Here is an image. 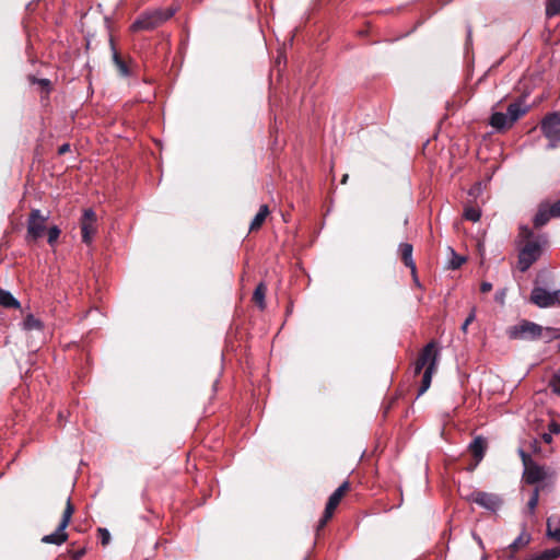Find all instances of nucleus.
I'll use <instances>...</instances> for the list:
<instances>
[{"label": "nucleus", "mask_w": 560, "mask_h": 560, "mask_svg": "<svg viewBox=\"0 0 560 560\" xmlns=\"http://www.w3.org/2000/svg\"><path fill=\"white\" fill-rule=\"evenodd\" d=\"M175 13V10L172 8L168 9H158L153 11H148L141 14L131 25V30L137 31H149L158 27L160 24L172 18Z\"/></svg>", "instance_id": "nucleus-1"}, {"label": "nucleus", "mask_w": 560, "mask_h": 560, "mask_svg": "<svg viewBox=\"0 0 560 560\" xmlns=\"http://www.w3.org/2000/svg\"><path fill=\"white\" fill-rule=\"evenodd\" d=\"M518 454L522 458V463L524 466V482H526L527 485H537L552 477V472H550L545 466H540L537 463H535L529 457V455L525 453L523 450H520Z\"/></svg>", "instance_id": "nucleus-2"}, {"label": "nucleus", "mask_w": 560, "mask_h": 560, "mask_svg": "<svg viewBox=\"0 0 560 560\" xmlns=\"http://www.w3.org/2000/svg\"><path fill=\"white\" fill-rule=\"evenodd\" d=\"M542 332V326L527 319H523L506 329V335L512 340L534 341L540 339Z\"/></svg>", "instance_id": "nucleus-3"}, {"label": "nucleus", "mask_w": 560, "mask_h": 560, "mask_svg": "<svg viewBox=\"0 0 560 560\" xmlns=\"http://www.w3.org/2000/svg\"><path fill=\"white\" fill-rule=\"evenodd\" d=\"M73 512H74V508H73V505L71 503V499L68 498L65 511L62 513L61 521H60L57 529L52 534L45 535L42 538V542H44V544H54V545L60 546L61 544L67 541L68 534L66 532V528L68 527V525H69V523L71 521Z\"/></svg>", "instance_id": "nucleus-4"}, {"label": "nucleus", "mask_w": 560, "mask_h": 560, "mask_svg": "<svg viewBox=\"0 0 560 560\" xmlns=\"http://www.w3.org/2000/svg\"><path fill=\"white\" fill-rule=\"evenodd\" d=\"M48 217L44 215L39 209H33L27 220L26 241L35 242L43 237L46 231Z\"/></svg>", "instance_id": "nucleus-5"}, {"label": "nucleus", "mask_w": 560, "mask_h": 560, "mask_svg": "<svg viewBox=\"0 0 560 560\" xmlns=\"http://www.w3.org/2000/svg\"><path fill=\"white\" fill-rule=\"evenodd\" d=\"M541 130L550 141L548 148L553 149L560 142V112L547 115L541 121Z\"/></svg>", "instance_id": "nucleus-6"}, {"label": "nucleus", "mask_w": 560, "mask_h": 560, "mask_svg": "<svg viewBox=\"0 0 560 560\" xmlns=\"http://www.w3.org/2000/svg\"><path fill=\"white\" fill-rule=\"evenodd\" d=\"M439 361V351L434 341L429 342L419 354L415 363V374H420L423 369H436Z\"/></svg>", "instance_id": "nucleus-7"}, {"label": "nucleus", "mask_w": 560, "mask_h": 560, "mask_svg": "<svg viewBox=\"0 0 560 560\" xmlns=\"http://www.w3.org/2000/svg\"><path fill=\"white\" fill-rule=\"evenodd\" d=\"M541 255V245L536 241H528L520 250L518 268L526 271Z\"/></svg>", "instance_id": "nucleus-8"}, {"label": "nucleus", "mask_w": 560, "mask_h": 560, "mask_svg": "<svg viewBox=\"0 0 560 560\" xmlns=\"http://www.w3.org/2000/svg\"><path fill=\"white\" fill-rule=\"evenodd\" d=\"M350 483L348 481L342 482L335 492L329 497L328 502L325 508L324 515L319 521V528L324 527L326 523L332 517L335 510L339 505L341 499L349 490Z\"/></svg>", "instance_id": "nucleus-9"}, {"label": "nucleus", "mask_w": 560, "mask_h": 560, "mask_svg": "<svg viewBox=\"0 0 560 560\" xmlns=\"http://www.w3.org/2000/svg\"><path fill=\"white\" fill-rule=\"evenodd\" d=\"M96 213L92 209H85L81 219V232H82V241L85 244H91L96 231Z\"/></svg>", "instance_id": "nucleus-10"}, {"label": "nucleus", "mask_w": 560, "mask_h": 560, "mask_svg": "<svg viewBox=\"0 0 560 560\" xmlns=\"http://www.w3.org/2000/svg\"><path fill=\"white\" fill-rule=\"evenodd\" d=\"M469 500L491 512H495L502 505V500L498 494L482 491L472 492Z\"/></svg>", "instance_id": "nucleus-11"}, {"label": "nucleus", "mask_w": 560, "mask_h": 560, "mask_svg": "<svg viewBox=\"0 0 560 560\" xmlns=\"http://www.w3.org/2000/svg\"><path fill=\"white\" fill-rule=\"evenodd\" d=\"M556 291L549 292L544 288H534L530 294V301L539 307H551L558 305Z\"/></svg>", "instance_id": "nucleus-12"}, {"label": "nucleus", "mask_w": 560, "mask_h": 560, "mask_svg": "<svg viewBox=\"0 0 560 560\" xmlns=\"http://www.w3.org/2000/svg\"><path fill=\"white\" fill-rule=\"evenodd\" d=\"M486 448H487V441L481 436L476 438L470 443L469 450H470L471 454L474 455V457L476 458V463H475L474 467L477 466L480 463V460L483 458Z\"/></svg>", "instance_id": "nucleus-13"}, {"label": "nucleus", "mask_w": 560, "mask_h": 560, "mask_svg": "<svg viewBox=\"0 0 560 560\" xmlns=\"http://www.w3.org/2000/svg\"><path fill=\"white\" fill-rule=\"evenodd\" d=\"M551 218H555L551 215V208L549 203H541L538 208V211L534 218V225L535 228H541L544 226Z\"/></svg>", "instance_id": "nucleus-14"}, {"label": "nucleus", "mask_w": 560, "mask_h": 560, "mask_svg": "<svg viewBox=\"0 0 560 560\" xmlns=\"http://www.w3.org/2000/svg\"><path fill=\"white\" fill-rule=\"evenodd\" d=\"M527 109H528L527 106H525L522 102L511 103L508 106L506 115H508L510 121L512 122V125L517 119H520L523 115H525Z\"/></svg>", "instance_id": "nucleus-15"}, {"label": "nucleus", "mask_w": 560, "mask_h": 560, "mask_svg": "<svg viewBox=\"0 0 560 560\" xmlns=\"http://www.w3.org/2000/svg\"><path fill=\"white\" fill-rule=\"evenodd\" d=\"M399 253L402 261L407 267H409L412 273L416 272V264L412 259V245L409 243H402L399 246Z\"/></svg>", "instance_id": "nucleus-16"}, {"label": "nucleus", "mask_w": 560, "mask_h": 560, "mask_svg": "<svg viewBox=\"0 0 560 560\" xmlns=\"http://www.w3.org/2000/svg\"><path fill=\"white\" fill-rule=\"evenodd\" d=\"M490 125L497 130H503L510 128L512 122L510 121L506 114L493 113L490 118Z\"/></svg>", "instance_id": "nucleus-17"}, {"label": "nucleus", "mask_w": 560, "mask_h": 560, "mask_svg": "<svg viewBox=\"0 0 560 560\" xmlns=\"http://www.w3.org/2000/svg\"><path fill=\"white\" fill-rule=\"evenodd\" d=\"M547 535L556 541H560V516L553 515L547 520Z\"/></svg>", "instance_id": "nucleus-18"}, {"label": "nucleus", "mask_w": 560, "mask_h": 560, "mask_svg": "<svg viewBox=\"0 0 560 560\" xmlns=\"http://www.w3.org/2000/svg\"><path fill=\"white\" fill-rule=\"evenodd\" d=\"M539 491H540V488L537 486L532 494H530V498L526 504V508L524 510V514L529 516L530 518H534L535 517V511H536V508L538 505V501H539Z\"/></svg>", "instance_id": "nucleus-19"}, {"label": "nucleus", "mask_w": 560, "mask_h": 560, "mask_svg": "<svg viewBox=\"0 0 560 560\" xmlns=\"http://www.w3.org/2000/svg\"><path fill=\"white\" fill-rule=\"evenodd\" d=\"M269 214V209H268V206L266 205H262L258 211V213L255 215V218L253 219L252 223H250V231H255V230H258L264 221L266 220L267 215Z\"/></svg>", "instance_id": "nucleus-20"}, {"label": "nucleus", "mask_w": 560, "mask_h": 560, "mask_svg": "<svg viewBox=\"0 0 560 560\" xmlns=\"http://www.w3.org/2000/svg\"><path fill=\"white\" fill-rule=\"evenodd\" d=\"M0 305L3 307H13L19 308L20 302L9 292L5 290H0Z\"/></svg>", "instance_id": "nucleus-21"}, {"label": "nucleus", "mask_w": 560, "mask_h": 560, "mask_svg": "<svg viewBox=\"0 0 560 560\" xmlns=\"http://www.w3.org/2000/svg\"><path fill=\"white\" fill-rule=\"evenodd\" d=\"M530 541V535L526 532H522L520 536L510 545V550L516 552L520 549L527 546Z\"/></svg>", "instance_id": "nucleus-22"}, {"label": "nucleus", "mask_w": 560, "mask_h": 560, "mask_svg": "<svg viewBox=\"0 0 560 560\" xmlns=\"http://www.w3.org/2000/svg\"><path fill=\"white\" fill-rule=\"evenodd\" d=\"M22 327L24 330H42L43 329V324L39 319L35 318L32 314H28L23 323H22Z\"/></svg>", "instance_id": "nucleus-23"}, {"label": "nucleus", "mask_w": 560, "mask_h": 560, "mask_svg": "<svg viewBox=\"0 0 560 560\" xmlns=\"http://www.w3.org/2000/svg\"><path fill=\"white\" fill-rule=\"evenodd\" d=\"M267 288L264 283H259L254 291L253 300L262 310L265 307V295Z\"/></svg>", "instance_id": "nucleus-24"}, {"label": "nucleus", "mask_w": 560, "mask_h": 560, "mask_svg": "<svg viewBox=\"0 0 560 560\" xmlns=\"http://www.w3.org/2000/svg\"><path fill=\"white\" fill-rule=\"evenodd\" d=\"M435 371H436V369H432V368H427L424 370V373H423V376H422L421 387H420V390H419L420 395L423 394L425 390H428V388L430 387L432 375H433V373Z\"/></svg>", "instance_id": "nucleus-25"}, {"label": "nucleus", "mask_w": 560, "mask_h": 560, "mask_svg": "<svg viewBox=\"0 0 560 560\" xmlns=\"http://www.w3.org/2000/svg\"><path fill=\"white\" fill-rule=\"evenodd\" d=\"M480 215H481V212H480L479 208L472 207V206H467L465 208L464 218L466 220L477 222L480 219Z\"/></svg>", "instance_id": "nucleus-26"}, {"label": "nucleus", "mask_w": 560, "mask_h": 560, "mask_svg": "<svg viewBox=\"0 0 560 560\" xmlns=\"http://www.w3.org/2000/svg\"><path fill=\"white\" fill-rule=\"evenodd\" d=\"M560 13V0H548L546 4V15L552 18Z\"/></svg>", "instance_id": "nucleus-27"}, {"label": "nucleus", "mask_w": 560, "mask_h": 560, "mask_svg": "<svg viewBox=\"0 0 560 560\" xmlns=\"http://www.w3.org/2000/svg\"><path fill=\"white\" fill-rule=\"evenodd\" d=\"M542 335L540 339H545L546 342H550L555 339L560 338V331L552 327H542Z\"/></svg>", "instance_id": "nucleus-28"}, {"label": "nucleus", "mask_w": 560, "mask_h": 560, "mask_svg": "<svg viewBox=\"0 0 560 560\" xmlns=\"http://www.w3.org/2000/svg\"><path fill=\"white\" fill-rule=\"evenodd\" d=\"M549 386L555 394L560 396V369L552 375Z\"/></svg>", "instance_id": "nucleus-29"}, {"label": "nucleus", "mask_w": 560, "mask_h": 560, "mask_svg": "<svg viewBox=\"0 0 560 560\" xmlns=\"http://www.w3.org/2000/svg\"><path fill=\"white\" fill-rule=\"evenodd\" d=\"M60 235V229L54 225L47 230L48 243L54 245Z\"/></svg>", "instance_id": "nucleus-30"}, {"label": "nucleus", "mask_w": 560, "mask_h": 560, "mask_svg": "<svg viewBox=\"0 0 560 560\" xmlns=\"http://www.w3.org/2000/svg\"><path fill=\"white\" fill-rule=\"evenodd\" d=\"M113 59H114V62H115L118 71L122 75H127L128 74L127 67H126L125 62L121 60V58L118 56V54L116 51L114 52Z\"/></svg>", "instance_id": "nucleus-31"}, {"label": "nucleus", "mask_w": 560, "mask_h": 560, "mask_svg": "<svg viewBox=\"0 0 560 560\" xmlns=\"http://www.w3.org/2000/svg\"><path fill=\"white\" fill-rule=\"evenodd\" d=\"M476 319V308L474 307L470 312V314L468 315V317L465 319V322L463 323L460 329L464 331V332H467V329H468V326Z\"/></svg>", "instance_id": "nucleus-32"}, {"label": "nucleus", "mask_w": 560, "mask_h": 560, "mask_svg": "<svg viewBox=\"0 0 560 560\" xmlns=\"http://www.w3.org/2000/svg\"><path fill=\"white\" fill-rule=\"evenodd\" d=\"M533 236V232L528 226H521L520 228V237L524 241H530V237Z\"/></svg>", "instance_id": "nucleus-33"}, {"label": "nucleus", "mask_w": 560, "mask_h": 560, "mask_svg": "<svg viewBox=\"0 0 560 560\" xmlns=\"http://www.w3.org/2000/svg\"><path fill=\"white\" fill-rule=\"evenodd\" d=\"M98 536L101 538L102 545H107L110 540V534L105 528H98Z\"/></svg>", "instance_id": "nucleus-34"}, {"label": "nucleus", "mask_w": 560, "mask_h": 560, "mask_svg": "<svg viewBox=\"0 0 560 560\" xmlns=\"http://www.w3.org/2000/svg\"><path fill=\"white\" fill-rule=\"evenodd\" d=\"M558 557H560V548L549 549L544 552V558L548 560H552Z\"/></svg>", "instance_id": "nucleus-35"}, {"label": "nucleus", "mask_w": 560, "mask_h": 560, "mask_svg": "<svg viewBox=\"0 0 560 560\" xmlns=\"http://www.w3.org/2000/svg\"><path fill=\"white\" fill-rule=\"evenodd\" d=\"M465 261V258L463 256L454 255L453 259L451 260V267L453 269L459 268Z\"/></svg>", "instance_id": "nucleus-36"}, {"label": "nucleus", "mask_w": 560, "mask_h": 560, "mask_svg": "<svg viewBox=\"0 0 560 560\" xmlns=\"http://www.w3.org/2000/svg\"><path fill=\"white\" fill-rule=\"evenodd\" d=\"M549 206L551 208V215L560 218V199Z\"/></svg>", "instance_id": "nucleus-37"}, {"label": "nucleus", "mask_w": 560, "mask_h": 560, "mask_svg": "<svg viewBox=\"0 0 560 560\" xmlns=\"http://www.w3.org/2000/svg\"><path fill=\"white\" fill-rule=\"evenodd\" d=\"M549 432L553 435V434H559L560 433V423H557V422H551L549 424Z\"/></svg>", "instance_id": "nucleus-38"}, {"label": "nucleus", "mask_w": 560, "mask_h": 560, "mask_svg": "<svg viewBox=\"0 0 560 560\" xmlns=\"http://www.w3.org/2000/svg\"><path fill=\"white\" fill-rule=\"evenodd\" d=\"M480 290L483 293H488L492 290V284L490 282H482L480 285Z\"/></svg>", "instance_id": "nucleus-39"}, {"label": "nucleus", "mask_w": 560, "mask_h": 560, "mask_svg": "<svg viewBox=\"0 0 560 560\" xmlns=\"http://www.w3.org/2000/svg\"><path fill=\"white\" fill-rule=\"evenodd\" d=\"M541 440L546 444H550L552 442V434L550 432H545V433L541 434Z\"/></svg>", "instance_id": "nucleus-40"}, {"label": "nucleus", "mask_w": 560, "mask_h": 560, "mask_svg": "<svg viewBox=\"0 0 560 560\" xmlns=\"http://www.w3.org/2000/svg\"><path fill=\"white\" fill-rule=\"evenodd\" d=\"M530 447L535 454H540L541 450L539 447V442L537 440H534L530 444Z\"/></svg>", "instance_id": "nucleus-41"}, {"label": "nucleus", "mask_w": 560, "mask_h": 560, "mask_svg": "<svg viewBox=\"0 0 560 560\" xmlns=\"http://www.w3.org/2000/svg\"><path fill=\"white\" fill-rule=\"evenodd\" d=\"M69 149H70V145H69V144H67V143H66V144H62V145L58 149V153H59V154H63V153L68 152V151H69Z\"/></svg>", "instance_id": "nucleus-42"}, {"label": "nucleus", "mask_w": 560, "mask_h": 560, "mask_svg": "<svg viewBox=\"0 0 560 560\" xmlns=\"http://www.w3.org/2000/svg\"><path fill=\"white\" fill-rule=\"evenodd\" d=\"M555 298H556V300L558 302V305H560V290L556 291V296Z\"/></svg>", "instance_id": "nucleus-43"}, {"label": "nucleus", "mask_w": 560, "mask_h": 560, "mask_svg": "<svg viewBox=\"0 0 560 560\" xmlns=\"http://www.w3.org/2000/svg\"><path fill=\"white\" fill-rule=\"evenodd\" d=\"M39 83H40L42 85H48V84H49V81H48V80H46V79H43V80H40V81H39Z\"/></svg>", "instance_id": "nucleus-44"}, {"label": "nucleus", "mask_w": 560, "mask_h": 560, "mask_svg": "<svg viewBox=\"0 0 560 560\" xmlns=\"http://www.w3.org/2000/svg\"><path fill=\"white\" fill-rule=\"evenodd\" d=\"M347 179H348V175L346 174V175H343L341 183H342V184H346V183H347Z\"/></svg>", "instance_id": "nucleus-45"}, {"label": "nucleus", "mask_w": 560, "mask_h": 560, "mask_svg": "<svg viewBox=\"0 0 560 560\" xmlns=\"http://www.w3.org/2000/svg\"><path fill=\"white\" fill-rule=\"evenodd\" d=\"M559 351H560V343H559Z\"/></svg>", "instance_id": "nucleus-46"}]
</instances>
